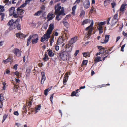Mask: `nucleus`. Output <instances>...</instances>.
Wrapping results in <instances>:
<instances>
[{
	"mask_svg": "<svg viewBox=\"0 0 127 127\" xmlns=\"http://www.w3.org/2000/svg\"><path fill=\"white\" fill-rule=\"evenodd\" d=\"M77 36L74 37L72 38L68 44H67L65 47V49L68 52H71L72 50L73 44L75 43L77 39Z\"/></svg>",
	"mask_w": 127,
	"mask_h": 127,
	"instance_id": "nucleus-1",
	"label": "nucleus"
},
{
	"mask_svg": "<svg viewBox=\"0 0 127 127\" xmlns=\"http://www.w3.org/2000/svg\"><path fill=\"white\" fill-rule=\"evenodd\" d=\"M68 52L66 51H64L61 50L58 54L59 56L60 59L63 61H66L68 58H69L68 54Z\"/></svg>",
	"mask_w": 127,
	"mask_h": 127,
	"instance_id": "nucleus-2",
	"label": "nucleus"
},
{
	"mask_svg": "<svg viewBox=\"0 0 127 127\" xmlns=\"http://www.w3.org/2000/svg\"><path fill=\"white\" fill-rule=\"evenodd\" d=\"M52 32H46V33L44 34L43 36L41 38L40 41L42 42H44L45 40L48 41L50 37V35Z\"/></svg>",
	"mask_w": 127,
	"mask_h": 127,
	"instance_id": "nucleus-3",
	"label": "nucleus"
},
{
	"mask_svg": "<svg viewBox=\"0 0 127 127\" xmlns=\"http://www.w3.org/2000/svg\"><path fill=\"white\" fill-rule=\"evenodd\" d=\"M57 16L56 17V20H58V21H59L62 18V17L61 16H60L61 15L64 16L65 15L64 13V10L63 8L62 9V10L60 11V13H58L57 14H55Z\"/></svg>",
	"mask_w": 127,
	"mask_h": 127,
	"instance_id": "nucleus-4",
	"label": "nucleus"
},
{
	"mask_svg": "<svg viewBox=\"0 0 127 127\" xmlns=\"http://www.w3.org/2000/svg\"><path fill=\"white\" fill-rule=\"evenodd\" d=\"M7 25L10 27L9 29H14L17 25L16 24V22H15L14 20L11 19L7 23Z\"/></svg>",
	"mask_w": 127,
	"mask_h": 127,
	"instance_id": "nucleus-5",
	"label": "nucleus"
},
{
	"mask_svg": "<svg viewBox=\"0 0 127 127\" xmlns=\"http://www.w3.org/2000/svg\"><path fill=\"white\" fill-rule=\"evenodd\" d=\"M97 47L99 49V51L100 52L101 54H103L104 52H105L106 54H109V52L107 50L105 49V48L101 46H98Z\"/></svg>",
	"mask_w": 127,
	"mask_h": 127,
	"instance_id": "nucleus-6",
	"label": "nucleus"
},
{
	"mask_svg": "<svg viewBox=\"0 0 127 127\" xmlns=\"http://www.w3.org/2000/svg\"><path fill=\"white\" fill-rule=\"evenodd\" d=\"M63 8V7H61V6H60V3H58L55 6V14H57L58 13H60V10Z\"/></svg>",
	"mask_w": 127,
	"mask_h": 127,
	"instance_id": "nucleus-7",
	"label": "nucleus"
},
{
	"mask_svg": "<svg viewBox=\"0 0 127 127\" xmlns=\"http://www.w3.org/2000/svg\"><path fill=\"white\" fill-rule=\"evenodd\" d=\"M13 53L16 56L19 57L21 56V51L17 48H15L13 51Z\"/></svg>",
	"mask_w": 127,
	"mask_h": 127,
	"instance_id": "nucleus-8",
	"label": "nucleus"
},
{
	"mask_svg": "<svg viewBox=\"0 0 127 127\" xmlns=\"http://www.w3.org/2000/svg\"><path fill=\"white\" fill-rule=\"evenodd\" d=\"M92 22L90 25L89 27H87L86 29V30L87 31H89V32H92L93 30V26L94 24V22L92 20Z\"/></svg>",
	"mask_w": 127,
	"mask_h": 127,
	"instance_id": "nucleus-9",
	"label": "nucleus"
},
{
	"mask_svg": "<svg viewBox=\"0 0 127 127\" xmlns=\"http://www.w3.org/2000/svg\"><path fill=\"white\" fill-rule=\"evenodd\" d=\"M3 62L5 64H6L8 62H10V64H11L13 62L12 59L10 57V56H9L7 59L5 60H3Z\"/></svg>",
	"mask_w": 127,
	"mask_h": 127,
	"instance_id": "nucleus-10",
	"label": "nucleus"
},
{
	"mask_svg": "<svg viewBox=\"0 0 127 127\" xmlns=\"http://www.w3.org/2000/svg\"><path fill=\"white\" fill-rule=\"evenodd\" d=\"M69 16L68 15H66L63 21V23L64 25L67 28H68L69 27V25L68 23L65 20L66 19H67Z\"/></svg>",
	"mask_w": 127,
	"mask_h": 127,
	"instance_id": "nucleus-11",
	"label": "nucleus"
},
{
	"mask_svg": "<svg viewBox=\"0 0 127 127\" xmlns=\"http://www.w3.org/2000/svg\"><path fill=\"white\" fill-rule=\"evenodd\" d=\"M127 7V4H123L120 8V13L121 12L123 13L125 10V9Z\"/></svg>",
	"mask_w": 127,
	"mask_h": 127,
	"instance_id": "nucleus-12",
	"label": "nucleus"
},
{
	"mask_svg": "<svg viewBox=\"0 0 127 127\" xmlns=\"http://www.w3.org/2000/svg\"><path fill=\"white\" fill-rule=\"evenodd\" d=\"M16 37L18 38H20L22 39L25 38L26 37V35L24 34L21 32L20 33V32L17 33L16 34Z\"/></svg>",
	"mask_w": 127,
	"mask_h": 127,
	"instance_id": "nucleus-13",
	"label": "nucleus"
},
{
	"mask_svg": "<svg viewBox=\"0 0 127 127\" xmlns=\"http://www.w3.org/2000/svg\"><path fill=\"white\" fill-rule=\"evenodd\" d=\"M65 41L63 38L60 36L58 38L57 43L58 45H60Z\"/></svg>",
	"mask_w": 127,
	"mask_h": 127,
	"instance_id": "nucleus-14",
	"label": "nucleus"
},
{
	"mask_svg": "<svg viewBox=\"0 0 127 127\" xmlns=\"http://www.w3.org/2000/svg\"><path fill=\"white\" fill-rule=\"evenodd\" d=\"M55 17V15L53 13H49L47 16V18L48 19V20L50 21L53 19Z\"/></svg>",
	"mask_w": 127,
	"mask_h": 127,
	"instance_id": "nucleus-15",
	"label": "nucleus"
},
{
	"mask_svg": "<svg viewBox=\"0 0 127 127\" xmlns=\"http://www.w3.org/2000/svg\"><path fill=\"white\" fill-rule=\"evenodd\" d=\"M69 36L68 34L67 33V32H63V33H62V36L61 37H62V38H63V39L66 41L65 39H67Z\"/></svg>",
	"mask_w": 127,
	"mask_h": 127,
	"instance_id": "nucleus-16",
	"label": "nucleus"
},
{
	"mask_svg": "<svg viewBox=\"0 0 127 127\" xmlns=\"http://www.w3.org/2000/svg\"><path fill=\"white\" fill-rule=\"evenodd\" d=\"M41 73L42 75V76L41 80V84H43L45 80L46 77L45 75V73L44 72H42Z\"/></svg>",
	"mask_w": 127,
	"mask_h": 127,
	"instance_id": "nucleus-17",
	"label": "nucleus"
},
{
	"mask_svg": "<svg viewBox=\"0 0 127 127\" xmlns=\"http://www.w3.org/2000/svg\"><path fill=\"white\" fill-rule=\"evenodd\" d=\"M68 79V73L67 72L64 75V76L63 79V84L64 85H66V83L67 82V80Z\"/></svg>",
	"mask_w": 127,
	"mask_h": 127,
	"instance_id": "nucleus-18",
	"label": "nucleus"
},
{
	"mask_svg": "<svg viewBox=\"0 0 127 127\" xmlns=\"http://www.w3.org/2000/svg\"><path fill=\"white\" fill-rule=\"evenodd\" d=\"M84 5L85 8H88L90 6V3L89 0L86 1L84 2Z\"/></svg>",
	"mask_w": 127,
	"mask_h": 127,
	"instance_id": "nucleus-19",
	"label": "nucleus"
},
{
	"mask_svg": "<svg viewBox=\"0 0 127 127\" xmlns=\"http://www.w3.org/2000/svg\"><path fill=\"white\" fill-rule=\"evenodd\" d=\"M9 15L10 16H11L15 12V8L13 7L10 8L9 9Z\"/></svg>",
	"mask_w": 127,
	"mask_h": 127,
	"instance_id": "nucleus-20",
	"label": "nucleus"
},
{
	"mask_svg": "<svg viewBox=\"0 0 127 127\" xmlns=\"http://www.w3.org/2000/svg\"><path fill=\"white\" fill-rule=\"evenodd\" d=\"M110 36V35H105V36L104 40L103 42L101 41V42L103 44L106 43L107 42H108L109 40Z\"/></svg>",
	"mask_w": 127,
	"mask_h": 127,
	"instance_id": "nucleus-21",
	"label": "nucleus"
},
{
	"mask_svg": "<svg viewBox=\"0 0 127 127\" xmlns=\"http://www.w3.org/2000/svg\"><path fill=\"white\" fill-rule=\"evenodd\" d=\"M48 52V54L49 56L50 57H52L54 56L55 55L54 53L52 52V51L50 49H48L47 50Z\"/></svg>",
	"mask_w": 127,
	"mask_h": 127,
	"instance_id": "nucleus-22",
	"label": "nucleus"
},
{
	"mask_svg": "<svg viewBox=\"0 0 127 127\" xmlns=\"http://www.w3.org/2000/svg\"><path fill=\"white\" fill-rule=\"evenodd\" d=\"M54 28V24L52 23L49 26V29L47 32H52Z\"/></svg>",
	"mask_w": 127,
	"mask_h": 127,
	"instance_id": "nucleus-23",
	"label": "nucleus"
},
{
	"mask_svg": "<svg viewBox=\"0 0 127 127\" xmlns=\"http://www.w3.org/2000/svg\"><path fill=\"white\" fill-rule=\"evenodd\" d=\"M21 8L19 7L17 9V12L18 14L21 15L23 13V10Z\"/></svg>",
	"mask_w": 127,
	"mask_h": 127,
	"instance_id": "nucleus-24",
	"label": "nucleus"
},
{
	"mask_svg": "<svg viewBox=\"0 0 127 127\" xmlns=\"http://www.w3.org/2000/svg\"><path fill=\"white\" fill-rule=\"evenodd\" d=\"M29 37H31V39H38V35L37 34L30 35Z\"/></svg>",
	"mask_w": 127,
	"mask_h": 127,
	"instance_id": "nucleus-25",
	"label": "nucleus"
},
{
	"mask_svg": "<svg viewBox=\"0 0 127 127\" xmlns=\"http://www.w3.org/2000/svg\"><path fill=\"white\" fill-rule=\"evenodd\" d=\"M101 61L102 60H101V57L98 56L94 60V61L96 63Z\"/></svg>",
	"mask_w": 127,
	"mask_h": 127,
	"instance_id": "nucleus-26",
	"label": "nucleus"
},
{
	"mask_svg": "<svg viewBox=\"0 0 127 127\" xmlns=\"http://www.w3.org/2000/svg\"><path fill=\"white\" fill-rule=\"evenodd\" d=\"M90 20L89 19H86L84 20L82 22V25H84V24H87L90 23Z\"/></svg>",
	"mask_w": 127,
	"mask_h": 127,
	"instance_id": "nucleus-27",
	"label": "nucleus"
},
{
	"mask_svg": "<svg viewBox=\"0 0 127 127\" xmlns=\"http://www.w3.org/2000/svg\"><path fill=\"white\" fill-rule=\"evenodd\" d=\"M30 101L29 102L28 104V107L29 108H30L32 105V98L31 97H30L29 99Z\"/></svg>",
	"mask_w": 127,
	"mask_h": 127,
	"instance_id": "nucleus-28",
	"label": "nucleus"
},
{
	"mask_svg": "<svg viewBox=\"0 0 127 127\" xmlns=\"http://www.w3.org/2000/svg\"><path fill=\"white\" fill-rule=\"evenodd\" d=\"M19 18H18L15 21H14L16 22V24L17 25V24H19V22L20 21V19H21L22 20V18L23 16H19Z\"/></svg>",
	"mask_w": 127,
	"mask_h": 127,
	"instance_id": "nucleus-29",
	"label": "nucleus"
},
{
	"mask_svg": "<svg viewBox=\"0 0 127 127\" xmlns=\"http://www.w3.org/2000/svg\"><path fill=\"white\" fill-rule=\"evenodd\" d=\"M97 29L100 32H103V31H105V30H103V27L102 26H100L98 25Z\"/></svg>",
	"mask_w": 127,
	"mask_h": 127,
	"instance_id": "nucleus-30",
	"label": "nucleus"
},
{
	"mask_svg": "<svg viewBox=\"0 0 127 127\" xmlns=\"http://www.w3.org/2000/svg\"><path fill=\"white\" fill-rule=\"evenodd\" d=\"M111 0H106L104 1V5L105 6H107L110 3Z\"/></svg>",
	"mask_w": 127,
	"mask_h": 127,
	"instance_id": "nucleus-31",
	"label": "nucleus"
},
{
	"mask_svg": "<svg viewBox=\"0 0 127 127\" xmlns=\"http://www.w3.org/2000/svg\"><path fill=\"white\" fill-rule=\"evenodd\" d=\"M92 32H86L85 34V37L89 38L91 35Z\"/></svg>",
	"mask_w": 127,
	"mask_h": 127,
	"instance_id": "nucleus-32",
	"label": "nucleus"
},
{
	"mask_svg": "<svg viewBox=\"0 0 127 127\" xmlns=\"http://www.w3.org/2000/svg\"><path fill=\"white\" fill-rule=\"evenodd\" d=\"M31 37H29L28 38L27 40V46H28L31 43Z\"/></svg>",
	"mask_w": 127,
	"mask_h": 127,
	"instance_id": "nucleus-33",
	"label": "nucleus"
},
{
	"mask_svg": "<svg viewBox=\"0 0 127 127\" xmlns=\"http://www.w3.org/2000/svg\"><path fill=\"white\" fill-rule=\"evenodd\" d=\"M27 73L28 74L26 75V76L27 77L29 76V75L30 74L31 72V69L30 68H27L26 69V71Z\"/></svg>",
	"mask_w": 127,
	"mask_h": 127,
	"instance_id": "nucleus-34",
	"label": "nucleus"
},
{
	"mask_svg": "<svg viewBox=\"0 0 127 127\" xmlns=\"http://www.w3.org/2000/svg\"><path fill=\"white\" fill-rule=\"evenodd\" d=\"M76 8V5L73 6L72 8V14L74 15H75Z\"/></svg>",
	"mask_w": 127,
	"mask_h": 127,
	"instance_id": "nucleus-35",
	"label": "nucleus"
},
{
	"mask_svg": "<svg viewBox=\"0 0 127 127\" xmlns=\"http://www.w3.org/2000/svg\"><path fill=\"white\" fill-rule=\"evenodd\" d=\"M117 22V20H114L112 19L111 23V25L112 26H113Z\"/></svg>",
	"mask_w": 127,
	"mask_h": 127,
	"instance_id": "nucleus-36",
	"label": "nucleus"
},
{
	"mask_svg": "<svg viewBox=\"0 0 127 127\" xmlns=\"http://www.w3.org/2000/svg\"><path fill=\"white\" fill-rule=\"evenodd\" d=\"M38 39H32V44H34L36 43L37 42Z\"/></svg>",
	"mask_w": 127,
	"mask_h": 127,
	"instance_id": "nucleus-37",
	"label": "nucleus"
},
{
	"mask_svg": "<svg viewBox=\"0 0 127 127\" xmlns=\"http://www.w3.org/2000/svg\"><path fill=\"white\" fill-rule=\"evenodd\" d=\"M43 60L45 61H47V60L49 59V58L47 55L45 54L44 55V57L43 58Z\"/></svg>",
	"mask_w": 127,
	"mask_h": 127,
	"instance_id": "nucleus-38",
	"label": "nucleus"
},
{
	"mask_svg": "<svg viewBox=\"0 0 127 127\" xmlns=\"http://www.w3.org/2000/svg\"><path fill=\"white\" fill-rule=\"evenodd\" d=\"M48 25V23H46L43 25L42 27V28L45 29H46L47 28Z\"/></svg>",
	"mask_w": 127,
	"mask_h": 127,
	"instance_id": "nucleus-39",
	"label": "nucleus"
},
{
	"mask_svg": "<svg viewBox=\"0 0 127 127\" xmlns=\"http://www.w3.org/2000/svg\"><path fill=\"white\" fill-rule=\"evenodd\" d=\"M18 87L17 86L15 85L13 88V91L14 92H16L17 91Z\"/></svg>",
	"mask_w": 127,
	"mask_h": 127,
	"instance_id": "nucleus-40",
	"label": "nucleus"
},
{
	"mask_svg": "<svg viewBox=\"0 0 127 127\" xmlns=\"http://www.w3.org/2000/svg\"><path fill=\"white\" fill-rule=\"evenodd\" d=\"M113 19L118 21V14H115L113 17Z\"/></svg>",
	"mask_w": 127,
	"mask_h": 127,
	"instance_id": "nucleus-41",
	"label": "nucleus"
},
{
	"mask_svg": "<svg viewBox=\"0 0 127 127\" xmlns=\"http://www.w3.org/2000/svg\"><path fill=\"white\" fill-rule=\"evenodd\" d=\"M88 62L87 60H84L82 62V65H86L87 64Z\"/></svg>",
	"mask_w": 127,
	"mask_h": 127,
	"instance_id": "nucleus-42",
	"label": "nucleus"
},
{
	"mask_svg": "<svg viewBox=\"0 0 127 127\" xmlns=\"http://www.w3.org/2000/svg\"><path fill=\"white\" fill-rule=\"evenodd\" d=\"M106 87V85L105 84H102L101 85H98L96 87V88H100L103 87Z\"/></svg>",
	"mask_w": 127,
	"mask_h": 127,
	"instance_id": "nucleus-43",
	"label": "nucleus"
},
{
	"mask_svg": "<svg viewBox=\"0 0 127 127\" xmlns=\"http://www.w3.org/2000/svg\"><path fill=\"white\" fill-rule=\"evenodd\" d=\"M4 6L0 5V12H2L4 11Z\"/></svg>",
	"mask_w": 127,
	"mask_h": 127,
	"instance_id": "nucleus-44",
	"label": "nucleus"
},
{
	"mask_svg": "<svg viewBox=\"0 0 127 127\" xmlns=\"http://www.w3.org/2000/svg\"><path fill=\"white\" fill-rule=\"evenodd\" d=\"M71 95L72 96H79V95H76V94L75 91L72 92Z\"/></svg>",
	"mask_w": 127,
	"mask_h": 127,
	"instance_id": "nucleus-45",
	"label": "nucleus"
},
{
	"mask_svg": "<svg viewBox=\"0 0 127 127\" xmlns=\"http://www.w3.org/2000/svg\"><path fill=\"white\" fill-rule=\"evenodd\" d=\"M50 45L51 46L52 43L54 42V38L53 37L51 38L50 39Z\"/></svg>",
	"mask_w": 127,
	"mask_h": 127,
	"instance_id": "nucleus-46",
	"label": "nucleus"
},
{
	"mask_svg": "<svg viewBox=\"0 0 127 127\" xmlns=\"http://www.w3.org/2000/svg\"><path fill=\"white\" fill-rule=\"evenodd\" d=\"M0 15L1 16V21H2L3 20V19L4 18L5 15L3 13L1 14Z\"/></svg>",
	"mask_w": 127,
	"mask_h": 127,
	"instance_id": "nucleus-47",
	"label": "nucleus"
},
{
	"mask_svg": "<svg viewBox=\"0 0 127 127\" xmlns=\"http://www.w3.org/2000/svg\"><path fill=\"white\" fill-rule=\"evenodd\" d=\"M106 24V22L104 21L103 22H101L99 23L98 25L102 26Z\"/></svg>",
	"mask_w": 127,
	"mask_h": 127,
	"instance_id": "nucleus-48",
	"label": "nucleus"
},
{
	"mask_svg": "<svg viewBox=\"0 0 127 127\" xmlns=\"http://www.w3.org/2000/svg\"><path fill=\"white\" fill-rule=\"evenodd\" d=\"M18 66V64H15L13 67V68L14 69L16 70L17 69V66Z\"/></svg>",
	"mask_w": 127,
	"mask_h": 127,
	"instance_id": "nucleus-49",
	"label": "nucleus"
},
{
	"mask_svg": "<svg viewBox=\"0 0 127 127\" xmlns=\"http://www.w3.org/2000/svg\"><path fill=\"white\" fill-rule=\"evenodd\" d=\"M85 14V12L84 11H81L80 14V17L84 16Z\"/></svg>",
	"mask_w": 127,
	"mask_h": 127,
	"instance_id": "nucleus-50",
	"label": "nucleus"
},
{
	"mask_svg": "<svg viewBox=\"0 0 127 127\" xmlns=\"http://www.w3.org/2000/svg\"><path fill=\"white\" fill-rule=\"evenodd\" d=\"M2 84L3 85V86L2 87L3 90H5V88H6L5 86L6 85V83L5 82H3Z\"/></svg>",
	"mask_w": 127,
	"mask_h": 127,
	"instance_id": "nucleus-51",
	"label": "nucleus"
},
{
	"mask_svg": "<svg viewBox=\"0 0 127 127\" xmlns=\"http://www.w3.org/2000/svg\"><path fill=\"white\" fill-rule=\"evenodd\" d=\"M27 5V3H24L22 5H21L20 6V7L21 8H23L26 6Z\"/></svg>",
	"mask_w": 127,
	"mask_h": 127,
	"instance_id": "nucleus-52",
	"label": "nucleus"
},
{
	"mask_svg": "<svg viewBox=\"0 0 127 127\" xmlns=\"http://www.w3.org/2000/svg\"><path fill=\"white\" fill-rule=\"evenodd\" d=\"M48 89H47L45 90L44 91V95L46 96L47 95V93L48 91Z\"/></svg>",
	"mask_w": 127,
	"mask_h": 127,
	"instance_id": "nucleus-53",
	"label": "nucleus"
},
{
	"mask_svg": "<svg viewBox=\"0 0 127 127\" xmlns=\"http://www.w3.org/2000/svg\"><path fill=\"white\" fill-rule=\"evenodd\" d=\"M54 95V94H52L51 95V97L50 98V100L52 102L53 98V97Z\"/></svg>",
	"mask_w": 127,
	"mask_h": 127,
	"instance_id": "nucleus-54",
	"label": "nucleus"
},
{
	"mask_svg": "<svg viewBox=\"0 0 127 127\" xmlns=\"http://www.w3.org/2000/svg\"><path fill=\"white\" fill-rule=\"evenodd\" d=\"M41 108V106L40 105H38L37 107L35 108L36 110V112L37 111V110H39Z\"/></svg>",
	"mask_w": 127,
	"mask_h": 127,
	"instance_id": "nucleus-55",
	"label": "nucleus"
},
{
	"mask_svg": "<svg viewBox=\"0 0 127 127\" xmlns=\"http://www.w3.org/2000/svg\"><path fill=\"white\" fill-rule=\"evenodd\" d=\"M7 118V116L6 115H4V116H3V120L2 121V123Z\"/></svg>",
	"mask_w": 127,
	"mask_h": 127,
	"instance_id": "nucleus-56",
	"label": "nucleus"
},
{
	"mask_svg": "<svg viewBox=\"0 0 127 127\" xmlns=\"http://www.w3.org/2000/svg\"><path fill=\"white\" fill-rule=\"evenodd\" d=\"M125 44L123 45L121 47V51H122L123 52L124 51V49L125 46Z\"/></svg>",
	"mask_w": 127,
	"mask_h": 127,
	"instance_id": "nucleus-57",
	"label": "nucleus"
},
{
	"mask_svg": "<svg viewBox=\"0 0 127 127\" xmlns=\"http://www.w3.org/2000/svg\"><path fill=\"white\" fill-rule=\"evenodd\" d=\"M79 52V50H76L74 54V55L75 56H77Z\"/></svg>",
	"mask_w": 127,
	"mask_h": 127,
	"instance_id": "nucleus-58",
	"label": "nucleus"
},
{
	"mask_svg": "<svg viewBox=\"0 0 127 127\" xmlns=\"http://www.w3.org/2000/svg\"><path fill=\"white\" fill-rule=\"evenodd\" d=\"M1 94H0V102H2V101L3 100V97L1 96Z\"/></svg>",
	"mask_w": 127,
	"mask_h": 127,
	"instance_id": "nucleus-59",
	"label": "nucleus"
},
{
	"mask_svg": "<svg viewBox=\"0 0 127 127\" xmlns=\"http://www.w3.org/2000/svg\"><path fill=\"white\" fill-rule=\"evenodd\" d=\"M59 47L58 45H56L55 47V50L57 51H58L59 50Z\"/></svg>",
	"mask_w": 127,
	"mask_h": 127,
	"instance_id": "nucleus-60",
	"label": "nucleus"
},
{
	"mask_svg": "<svg viewBox=\"0 0 127 127\" xmlns=\"http://www.w3.org/2000/svg\"><path fill=\"white\" fill-rule=\"evenodd\" d=\"M111 4L112 5V8H114L116 5V3L115 2H113L111 3Z\"/></svg>",
	"mask_w": 127,
	"mask_h": 127,
	"instance_id": "nucleus-61",
	"label": "nucleus"
},
{
	"mask_svg": "<svg viewBox=\"0 0 127 127\" xmlns=\"http://www.w3.org/2000/svg\"><path fill=\"white\" fill-rule=\"evenodd\" d=\"M15 125L17 126L18 127H19L21 125V124H20L18 123H16Z\"/></svg>",
	"mask_w": 127,
	"mask_h": 127,
	"instance_id": "nucleus-62",
	"label": "nucleus"
},
{
	"mask_svg": "<svg viewBox=\"0 0 127 127\" xmlns=\"http://www.w3.org/2000/svg\"><path fill=\"white\" fill-rule=\"evenodd\" d=\"M15 80L17 83H19L20 82V80L19 79L15 78Z\"/></svg>",
	"mask_w": 127,
	"mask_h": 127,
	"instance_id": "nucleus-63",
	"label": "nucleus"
},
{
	"mask_svg": "<svg viewBox=\"0 0 127 127\" xmlns=\"http://www.w3.org/2000/svg\"><path fill=\"white\" fill-rule=\"evenodd\" d=\"M14 114L15 115L18 116L19 115V114L18 111H15L14 113Z\"/></svg>",
	"mask_w": 127,
	"mask_h": 127,
	"instance_id": "nucleus-64",
	"label": "nucleus"
}]
</instances>
